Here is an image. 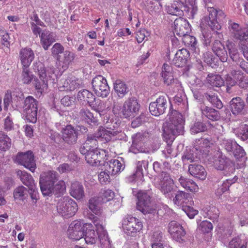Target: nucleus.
<instances>
[{
    "label": "nucleus",
    "mask_w": 248,
    "mask_h": 248,
    "mask_svg": "<svg viewBox=\"0 0 248 248\" xmlns=\"http://www.w3.org/2000/svg\"><path fill=\"white\" fill-rule=\"evenodd\" d=\"M185 120L181 113L173 110L169 113V120L163 125V137L168 145L171 144L177 135L183 134Z\"/></svg>",
    "instance_id": "1"
},
{
    "label": "nucleus",
    "mask_w": 248,
    "mask_h": 248,
    "mask_svg": "<svg viewBox=\"0 0 248 248\" xmlns=\"http://www.w3.org/2000/svg\"><path fill=\"white\" fill-rule=\"evenodd\" d=\"M93 221L96 227L95 232L93 225L91 223H85L83 225V237L84 240L88 244H95L97 241V236L100 243L104 247L109 248L110 241L108 235L104 227L100 223V220L97 217L93 216Z\"/></svg>",
    "instance_id": "2"
},
{
    "label": "nucleus",
    "mask_w": 248,
    "mask_h": 248,
    "mask_svg": "<svg viewBox=\"0 0 248 248\" xmlns=\"http://www.w3.org/2000/svg\"><path fill=\"white\" fill-rule=\"evenodd\" d=\"M34 72L38 75L39 79L35 78L33 84L38 92L42 93L47 88L48 81L54 83L56 75L53 67L46 68L44 64L39 62L33 64Z\"/></svg>",
    "instance_id": "3"
},
{
    "label": "nucleus",
    "mask_w": 248,
    "mask_h": 248,
    "mask_svg": "<svg viewBox=\"0 0 248 248\" xmlns=\"http://www.w3.org/2000/svg\"><path fill=\"white\" fill-rule=\"evenodd\" d=\"M185 1L186 0L173 1L170 5L166 7L167 13L173 16H182L185 12L189 18H193L198 10L195 0H190L188 6L185 4Z\"/></svg>",
    "instance_id": "4"
},
{
    "label": "nucleus",
    "mask_w": 248,
    "mask_h": 248,
    "mask_svg": "<svg viewBox=\"0 0 248 248\" xmlns=\"http://www.w3.org/2000/svg\"><path fill=\"white\" fill-rule=\"evenodd\" d=\"M77 203L69 197L61 199L57 205L58 213L65 218L73 216L78 211Z\"/></svg>",
    "instance_id": "5"
},
{
    "label": "nucleus",
    "mask_w": 248,
    "mask_h": 248,
    "mask_svg": "<svg viewBox=\"0 0 248 248\" xmlns=\"http://www.w3.org/2000/svg\"><path fill=\"white\" fill-rule=\"evenodd\" d=\"M137 208L143 214H153L156 212V205L151 201L150 196L145 192L140 191L137 194Z\"/></svg>",
    "instance_id": "6"
},
{
    "label": "nucleus",
    "mask_w": 248,
    "mask_h": 248,
    "mask_svg": "<svg viewBox=\"0 0 248 248\" xmlns=\"http://www.w3.org/2000/svg\"><path fill=\"white\" fill-rule=\"evenodd\" d=\"M58 181V174L54 171H49L41 175L40 178V186L41 192L44 196H50L51 186Z\"/></svg>",
    "instance_id": "7"
},
{
    "label": "nucleus",
    "mask_w": 248,
    "mask_h": 248,
    "mask_svg": "<svg viewBox=\"0 0 248 248\" xmlns=\"http://www.w3.org/2000/svg\"><path fill=\"white\" fill-rule=\"evenodd\" d=\"M38 102L32 96H29L24 100L23 112L26 119L34 123L37 121Z\"/></svg>",
    "instance_id": "8"
},
{
    "label": "nucleus",
    "mask_w": 248,
    "mask_h": 248,
    "mask_svg": "<svg viewBox=\"0 0 248 248\" xmlns=\"http://www.w3.org/2000/svg\"><path fill=\"white\" fill-rule=\"evenodd\" d=\"M122 227L125 233L134 236L142 229V224L139 219L128 216L123 220Z\"/></svg>",
    "instance_id": "9"
},
{
    "label": "nucleus",
    "mask_w": 248,
    "mask_h": 248,
    "mask_svg": "<svg viewBox=\"0 0 248 248\" xmlns=\"http://www.w3.org/2000/svg\"><path fill=\"white\" fill-rule=\"evenodd\" d=\"M209 158L210 161L213 163L215 167L218 170H228L231 171L234 170L232 161L218 151L215 152L214 156Z\"/></svg>",
    "instance_id": "10"
},
{
    "label": "nucleus",
    "mask_w": 248,
    "mask_h": 248,
    "mask_svg": "<svg viewBox=\"0 0 248 248\" xmlns=\"http://www.w3.org/2000/svg\"><path fill=\"white\" fill-rule=\"evenodd\" d=\"M140 105L134 97H131L126 100L123 107L120 109V113L125 118L135 117L140 109Z\"/></svg>",
    "instance_id": "11"
},
{
    "label": "nucleus",
    "mask_w": 248,
    "mask_h": 248,
    "mask_svg": "<svg viewBox=\"0 0 248 248\" xmlns=\"http://www.w3.org/2000/svg\"><path fill=\"white\" fill-rule=\"evenodd\" d=\"M228 28L232 38L241 42H245L248 40V29L242 28L239 24L232 20L229 21Z\"/></svg>",
    "instance_id": "12"
},
{
    "label": "nucleus",
    "mask_w": 248,
    "mask_h": 248,
    "mask_svg": "<svg viewBox=\"0 0 248 248\" xmlns=\"http://www.w3.org/2000/svg\"><path fill=\"white\" fill-rule=\"evenodd\" d=\"M93 88L98 96L107 97L109 93V87L106 79L101 75L95 76L92 81Z\"/></svg>",
    "instance_id": "13"
},
{
    "label": "nucleus",
    "mask_w": 248,
    "mask_h": 248,
    "mask_svg": "<svg viewBox=\"0 0 248 248\" xmlns=\"http://www.w3.org/2000/svg\"><path fill=\"white\" fill-rule=\"evenodd\" d=\"M15 161L24 166L31 172H34L36 168L34 156L31 151L18 153L16 157Z\"/></svg>",
    "instance_id": "14"
},
{
    "label": "nucleus",
    "mask_w": 248,
    "mask_h": 248,
    "mask_svg": "<svg viewBox=\"0 0 248 248\" xmlns=\"http://www.w3.org/2000/svg\"><path fill=\"white\" fill-rule=\"evenodd\" d=\"M159 189L166 197L172 195L170 193L174 189V181L168 172L162 171L161 174Z\"/></svg>",
    "instance_id": "15"
},
{
    "label": "nucleus",
    "mask_w": 248,
    "mask_h": 248,
    "mask_svg": "<svg viewBox=\"0 0 248 248\" xmlns=\"http://www.w3.org/2000/svg\"><path fill=\"white\" fill-rule=\"evenodd\" d=\"M121 133L118 131H114L110 129H106L104 128H100L97 133H95V137L100 139L101 141L108 142L120 140L122 136Z\"/></svg>",
    "instance_id": "16"
},
{
    "label": "nucleus",
    "mask_w": 248,
    "mask_h": 248,
    "mask_svg": "<svg viewBox=\"0 0 248 248\" xmlns=\"http://www.w3.org/2000/svg\"><path fill=\"white\" fill-rule=\"evenodd\" d=\"M167 97L160 96L155 102H152L149 105V110L153 115L159 116L163 114L167 108Z\"/></svg>",
    "instance_id": "17"
},
{
    "label": "nucleus",
    "mask_w": 248,
    "mask_h": 248,
    "mask_svg": "<svg viewBox=\"0 0 248 248\" xmlns=\"http://www.w3.org/2000/svg\"><path fill=\"white\" fill-rule=\"evenodd\" d=\"M214 146L215 142L211 138L197 139L194 143V148L195 150L205 155H208Z\"/></svg>",
    "instance_id": "18"
},
{
    "label": "nucleus",
    "mask_w": 248,
    "mask_h": 248,
    "mask_svg": "<svg viewBox=\"0 0 248 248\" xmlns=\"http://www.w3.org/2000/svg\"><path fill=\"white\" fill-rule=\"evenodd\" d=\"M161 77L163 79L164 83L167 85L175 83L177 90L181 88V83L173 77V69L172 66L166 63H164L161 72Z\"/></svg>",
    "instance_id": "19"
},
{
    "label": "nucleus",
    "mask_w": 248,
    "mask_h": 248,
    "mask_svg": "<svg viewBox=\"0 0 248 248\" xmlns=\"http://www.w3.org/2000/svg\"><path fill=\"white\" fill-rule=\"evenodd\" d=\"M174 33L176 35L182 37L189 33L191 28L188 22L183 18H178L174 22Z\"/></svg>",
    "instance_id": "20"
},
{
    "label": "nucleus",
    "mask_w": 248,
    "mask_h": 248,
    "mask_svg": "<svg viewBox=\"0 0 248 248\" xmlns=\"http://www.w3.org/2000/svg\"><path fill=\"white\" fill-rule=\"evenodd\" d=\"M67 233L69 238L79 240L83 237V226L80 221L75 220L70 224Z\"/></svg>",
    "instance_id": "21"
},
{
    "label": "nucleus",
    "mask_w": 248,
    "mask_h": 248,
    "mask_svg": "<svg viewBox=\"0 0 248 248\" xmlns=\"http://www.w3.org/2000/svg\"><path fill=\"white\" fill-rule=\"evenodd\" d=\"M78 129L71 125H68L62 130V138L67 144L73 145L76 143L78 139Z\"/></svg>",
    "instance_id": "22"
},
{
    "label": "nucleus",
    "mask_w": 248,
    "mask_h": 248,
    "mask_svg": "<svg viewBox=\"0 0 248 248\" xmlns=\"http://www.w3.org/2000/svg\"><path fill=\"white\" fill-rule=\"evenodd\" d=\"M144 139L145 138L142 134H136L133 138V143L130 148V152L135 154L139 153H149L150 150L143 146Z\"/></svg>",
    "instance_id": "23"
},
{
    "label": "nucleus",
    "mask_w": 248,
    "mask_h": 248,
    "mask_svg": "<svg viewBox=\"0 0 248 248\" xmlns=\"http://www.w3.org/2000/svg\"><path fill=\"white\" fill-rule=\"evenodd\" d=\"M168 231L173 239L181 242L186 232L182 226L175 221H171L169 224Z\"/></svg>",
    "instance_id": "24"
},
{
    "label": "nucleus",
    "mask_w": 248,
    "mask_h": 248,
    "mask_svg": "<svg viewBox=\"0 0 248 248\" xmlns=\"http://www.w3.org/2000/svg\"><path fill=\"white\" fill-rule=\"evenodd\" d=\"M174 203L178 206L193 205L194 202L190 195L183 191H178L176 193L175 197L173 199Z\"/></svg>",
    "instance_id": "25"
},
{
    "label": "nucleus",
    "mask_w": 248,
    "mask_h": 248,
    "mask_svg": "<svg viewBox=\"0 0 248 248\" xmlns=\"http://www.w3.org/2000/svg\"><path fill=\"white\" fill-rule=\"evenodd\" d=\"M212 49L222 62H227L228 55L225 45L220 41L216 40L213 43Z\"/></svg>",
    "instance_id": "26"
},
{
    "label": "nucleus",
    "mask_w": 248,
    "mask_h": 248,
    "mask_svg": "<svg viewBox=\"0 0 248 248\" xmlns=\"http://www.w3.org/2000/svg\"><path fill=\"white\" fill-rule=\"evenodd\" d=\"M189 57V53L186 49L182 48L177 51L172 62L176 67H183L185 66Z\"/></svg>",
    "instance_id": "27"
},
{
    "label": "nucleus",
    "mask_w": 248,
    "mask_h": 248,
    "mask_svg": "<svg viewBox=\"0 0 248 248\" xmlns=\"http://www.w3.org/2000/svg\"><path fill=\"white\" fill-rule=\"evenodd\" d=\"M34 57V52L30 48H22L19 52V59L23 66L29 67Z\"/></svg>",
    "instance_id": "28"
},
{
    "label": "nucleus",
    "mask_w": 248,
    "mask_h": 248,
    "mask_svg": "<svg viewBox=\"0 0 248 248\" xmlns=\"http://www.w3.org/2000/svg\"><path fill=\"white\" fill-rule=\"evenodd\" d=\"M148 160L144 158L142 161H139L137 163L136 171L135 173L129 177V181L133 182L134 181H138L141 180L143 178V170L144 169L146 170L148 166Z\"/></svg>",
    "instance_id": "29"
},
{
    "label": "nucleus",
    "mask_w": 248,
    "mask_h": 248,
    "mask_svg": "<svg viewBox=\"0 0 248 248\" xmlns=\"http://www.w3.org/2000/svg\"><path fill=\"white\" fill-rule=\"evenodd\" d=\"M75 58V55L73 52L65 50L62 55L58 57L57 59L59 65L61 66L63 70H65L69 67Z\"/></svg>",
    "instance_id": "30"
},
{
    "label": "nucleus",
    "mask_w": 248,
    "mask_h": 248,
    "mask_svg": "<svg viewBox=\"0 0 248 248\" xmlns=\"http://www.w3.org/2000/svg\"><path fill=\"white\" fill-rule=\"evenodd\" d=\"M80 82V80L75 77L69 78L62 81V85H60L59 89L61 91H73L79 88Z\"/></svg>",
    "instance_id": "31"
},
{
    "label": "nucleus",
    "mask_w": 248,
    "mask_h": 248,
    "mask_svg": "<svg viewBox=\"0 0 248 248\" xmlns=\"http://www.w3.org/2000/svg\"><path fill=\"white\" fill-rule=\"evenodd\" d=\"M97 138L94 135L88 136L85 143L79 148L81 154H85L87 151L97 149Z\"/></svg>",
    "instance_id": "32"
},
{
    "label": "nucleus",
    "mask_w": 248,
    "mask_h": 248,
    "mask_svg": "<svg viewBox=\"0 0 248 248\" xmlns=\"http://www.w3.org/2000/svg\"><path fill=\"white\" fill-rule=\"evenodd\" d=\"M85 155L86 161L92 166H96L99 164L100 159L102 158L100 152L97 150L87 151L85 154H82Z\"/></svg>",
    "instance_id": "33"
},
{
    "label": "nucleus",
    "mask_w": 248,
    "mask_h": 248,
    "mask_svg": "<svg viewBox=\"0 0 248 248\" xmlns=\"http://www.w3.org/2000/svg\"><path fill=\"white\" fill-rule=\"evenodd\" d=\"M70 195L77 200H81L85 196L84 189L83 185L78 182L72 183L70 190Z\"/></svg>",
    "instance_id": "34"
},
{
    "label": "nucleus",
    "mask_w": 248,
    "mask_h": 248,
    "mask_svg": "<svg viewBox=\"0 0 248 248\" xmlns=\"http://www.w3.org/2000/svg\"><path fill=\"white\" fill-rule=\"evenodd\" d=\"M188 171L193 176L202 180L206 178L207 175L205 169L199 164L190 165L188 167Z\"/></svg>",
    "instance_id": "35"
},
{
    "label": "nucleus",
    "mask_w": 248,
    "mask_h": 248,
    "mask_svg": "<svg viewBox=\"0 0 248 248\" xmlns=\"http://www.w3.org/2000/svg\"><path fill=\"white\" fill-rule=\"evenodd\" d=\"M41 44L45 50H47L55 42L54 34L48 31L44 30L40 35Z\"/></svg>",
    "instance_id": "36"
},
{
    "label": "nucleus",
    "mask_w": 248,
    "mask_h": 248,
    "mask_svg": "<svg viewBox=\"0 0 248 248\" xmlns=\"http://www.w3.org/2000/svg\"><path fill=\"white\" fill-rule=\"evenodd\" d=\"M124 167L120 161L117 159H113L107 163L106 170L111 175H115L117 173L123 170Z\"/></svg>",
    "instance_id": "37"
},
{
    "label": "nucleus",
    "mask_w": 248,
    "mask_h": 248,
    "mask_svg": "<svg viewBox=\"0 0 248 248\" xmlns=\"http://www.w3.org/2000/svg\"><path fill=\"white\" fill-rule=\"evenodd\" d=\"M202 117H205L212 121H217L220 118L219 112L215 109L207 106H202L201 108Z\"/></svg>",
    "instance_id": "38"
},
{
    "label": "nucleus",
    "mask_w": 248,
    "mask_h": 248,
    "mask_svg": "<svg viewBox=\"0 0 248 248\" xmlns=\"http://www.w3.org/2000/svg\"><path fill=\"white\" fill-rule=\"evenodd\" d=\"M78 100L82 104L88 103L92 105L95 100V96L92 93L87 90H83L78 92L77 96Z\"/></svg>",
    "instance_id": "39"
},
{
    "label": "nucleus",
    "mask_w": 248,
    "mask_h": 248,
    "mask_svg": "<svg viewBox=\"0 0 248 248\" xmlns=\"http://www.w3.org/2000/svg\"><path fill=\"white\" fill-rule=\"evenodd\" d=\"M218 140L222 147L230 154H232L235 148H237L239 145L234 140L227 139L222 136L218 138Z\"/></svg>",
    "instance_id": "40"
},
{
    "label": "nucleus",
    "mask_w": 248,
    "mask_h": 248,
    "mask_svg": "<svg viewBox=\"0 0 248 248\" xmlns=\"http://www.w3.org/2000/svg\"><path fill=\"white\" fill-rule=\"evenodd\" d=\"M178 182L181 186L186 190L196 192H197L199 189V187L195 182L192 180L187 179L182 176L178 179Z\"/></svg>",
    "instance_id": "41"
},
{
    "label": "nucleus",
    "mask_w": 248,
    "mask_h": 248,
    "mask_svg": "<svg viewBox=\"0 0 248 248\" xmlns=\"http://www.w3.org/2000/svg\"><path fill=\"white\" fill-rule=\"evenodd\" d=\"M226 46L228 50L229 54L232 61L238 62L240 60V54L236 44L232 41L227 40Z\"/></svg>",
    "instance_id": "42"
},
{
    "label": "nucleus",
    "mask_w": 248,
    "mask_h": 248,
    "mask_svg": "<svg viewBox=\"0 0 248 248\" xmlns=\"http://www.w3.org/2000/svg\"><path fill=\"white\" fill-rule=\"evenodd\" d=\"M245 107V103L240 97L233 98L230 102V108L232 113L237 115L242 112Z\"/></svg>",
    "instance_id": "43"
},
{
    "label": "nucleus",
    "mask_w": 248,
    "mask_h": 248,
    "mask_svg": "<svg viewBox=\"0 0 248 248\" xmlns=\"http://www.w3.org/2000/svg\"><path fill=\"white\" fill-rule=\"evenodd\" d=\"M103 202L100 197H93L89 201V208L94 214L100 215L102 213L101 205Z\"/></svg>",
    "instance_id": "44"
},
{
    "label": "nucleus",
    "mask_w": 248,
    "mask_h": 248,
    "mask_svg": "<svg viewBox=\"0 0 248 248\" xmlns=\"http://www.w3.org/2000/svg\"><path fill=\"white\" fill-rule=\"evenodd\" d=\"M113 88L115 92L120 98H123L128 92V89L125 83L117 79L113 83Z\"/></svg>",
    "instance_id": "45"
},
{
    "label": "nucleus",
    "mask_w": 248,
    "mask_h": 248,
    "mask_svg": "<svg viewBox=\"0 0 248 248\" xmlns=\"http://www.w3.org/2000/svg\"><path fill=\"white\" fill-rule=\"evenodd\" d=\"M78 116L81 120L89 124H91L92 123L96 124L98 122L96 116L94 117L93 114L88 109H81Z\"/></svg>",
    "instance_id": "46"
},
{
    "label": "nucleus",
    "mask_w": 248,
    "mask_h": 248,
    "mask_svg": "<svg viewBox=\"0 0 248 248\" xmlns=\"http://www.w3.org/2000/svg\"><path fill=\"white\" fill-rule=\"evenodd\" d=\"M17 175L20 178L21 182L28 187L35 186L34 180L31 175L25 171L18 170L17 171Z\"/></svg>",
    "instance_id": "47"
},
{
    "label": "nucleus",
    "mask_w": 248,
    "mask_h": 248,
    "mask_svg": "<svg viewBox=\"0 0 248 248\" xmlns=\"http://www.w3.org/2000/svg\"><path fill=\"white\" fill-rule=\"evenodd\" d=\"M232 131L238 138L242 141H246L248 139V124H241L237 128H233Z\"/></svg>",
    "instance_id": "48"
},
{
    "label": "nucleus",
    "mask_w": 248,
    "mask_h": 248,
    "mask_svg": "<svg viewBox=\"0 0 248 248\" xmlns=\"http://www.w3.org/2000/svg\"><path fill=\"white\" fill-rule=\"evenodd\" d=\"M206 79L207 82L213 87H220L224 84L223 79L218 75L208 74Z\"/></svg>",
    "instance_id": "49"
},
{
    "label": "nucleus",
    "mask_w": 248,
    "mask_h": 248,
    "mask_svg": "<svg viewBox=\"0 0 248 248\" xmlns=\"http://www.w3.org/2000/svg\"><path fill=\"white\" fill-rule=\"evenodd\" d=\"M209 12V18L210 22L212 25L209 24L213 28V29L219 30L220 29V26L217 23V10L213 7H209L208 8Z\"/></svg>",
    "instance_id": "50"
},
{
    "label": "nucleus",
    "mask_w": 248,
    "mask_h": 248,
    "mask_svg": "<svg viewBox=\"0 0 248 248\" xmlns=\"http://www.w3.org/2000/svg\"><path fill=\"white\" fill-rule=\"evenodd\" d=\"M13 195L15 200L23 201L28 196V190L22 186H19L15 189Z\"/></svg>",
    "instance_id": "51"
},
{
    "label": "nucleus",
    "mask_w": 248,
    "mask_h": 248,
    "mask_svg": "<svg viewBox=\"0 0 248 248\" xmlns=\"http://www.w3.org/2000/svg\"><path fill=\"white\" fill-rule=\"evenodd\" d=\"M51 195L54 194L56 197H58L62 194L66 189L65 183L63 181H59L53 186H51Z\"/></svg>",
    "instance_id": "52"
},
{
    "label": "nucleus",
    "mask_w": 248,
    "mask_h": 248,
    "mask_svg": "<svg viewBox=\"0 0 248 248\" xmlns=\"http://www.w3.org/2000/svg\"><path fill=\"white\" fill-rule=\"evenodd\" d=\"M11 145V140L6 134L0 132V151H6Z\"/></svg>",
    "instance_id": "53"
},
{
    "label": "nucleus",
    "mask_w": 248,
    "mask_h": 248,
    "mask_svg": "<svg viewBox=\"0 0 248 248\" xmlns=\"http://www.w3.org/2000/svg\"><path fill=\"white\" fill-rule=\"evenodd\" d=\"M204 97L209 101L214 107L217 108H221L223 104L220 100L215 93H204Z\"/></svg>",
    "instance_id": "54"
},
{
    "label": "nucleus",
    "mask_w": 248,
    "mask_h": 248,
    "mask_svg": "<svg viewBox=\"0 0 248 248\" xmlns=\"http://www.w3.org/2000/svg\"><path fill=\"white\" fill-rule=\"evenodd\" d=\"M207 130V126L205 124L202 122H196L191 124L190 131L193 134L202 132Z\"/></svg>",
    "instance_id": "55"
},
{
    "label": "nucleus",
    "mask_w": 248,
    "mask_h": 248,
    "mask_svg": "<svg viewBox=\"0 0 248 248\" xmlns=\"http://www.w3.org/2000/svg\"><path fill=\"white\" fill-rule=\"evenodd\" d=\"M237 180V178L234 176L232 179H226L224 181L220 186L218 188L217 193L218 194H221L225 191L229 190V187Z\"/></svg>",
    "instance_id": "56"
},
{
    "label": "nucleus",
    "mask_w": 248,
    "mask_h": 248,
    "mask_svg": "<svg viewBox=\"0 0 248 248\" xmlns=\"http://www.w3.org/2000/svg\"><path fill=\"white\" fill-rule=\"evenodd\" d=\"M229 248H247V244L245 241L235 237L229 242Z\"/></svg>",
    "instance_id": "57"
},
{
    "label": "nucleus",
    "mask_w": 248,
    "mask_h": 248,
    "mask_svg": "<svg viewBox=\"0 0 248 248\" xmlns=\"http://www.w3.org/2000/svg\"><path fill=\"white\" fill-rule=\"evenodd\" d=\"M182 37V41L186 46H190L194 48L197 45V41L195 37L190 35L188 33Z\"/></svg>",
    "instance_id": "58"
},
{
    "label": "nucleus",
    "mask_w": 248,
    "mask_h": 248,
    "mask_svg": "<svg viewBox=\"0 0 248 248\" xmlns=\"http://www.w3.org/2000/svg\"><path fill=\"white\" fill-rule=\"evenodd\" d=\"M232 154L237 159L240 160L242 161H245L247 159L246 152L239 145H238L237 148H235Z\"/></svg>",
    "instance_id": "59"
},
{
    "label": "nucleus",
    "mask_w": 248,
    "mask_h": 248,
    "mask_svg": "<svg viewBox=\"0 0 248 248\" xmlns=\"http://www.w3.org/2000/svg\"><path fill=\"white\" fill-rule=\"evenodd\" d=\"M100 194L99 197L103 203L111 201L114 197V192L110 189L102 190Z\"/></svg>",
    "instance_id": "60"
},
{
    "label": "nucleus",
    "mask_w": 248,
    "mask_h": 248,
    "mask_svg": "<svg viewBox=\"0 0 248 248\" xmlns=\"http://www.w3.org/2000/svg\"><path fill=\"white\" fill-rule=\"evenodd\" d=\"M29 67L23 66L22 81L24 84L30 83L33 79V76L28 69Z\"/></svg>",
    "instance_id": "61"
},
{
    "label": "nucleus",
    "mask_w": 248,
    "mask_h": 248,
    "mask_svg": "<svg viewBox=\"0 0 248 248\" xmlns=\"http://www.w3.org/2000/svg\"><path fill=\"white\" fill-rule=\"evenodd\" d=\"M212 224L207 220H204L202 221L199 226V229L203 233H209L213 230Z\"/></svg>",
    "instance_id": "62"
},
{
    "label": "nucleus",
    "mask_w": 248,
    "mask_h": 248,
    "mask_svg": "<svg viewBox=\"0 0 248 248\" xmlns=\"http://www.w3.org/2000/svg\"><path fill=\"white\" fill-rule=\"evenodd\" d=\"M93 109L101 116L103 115L104 110L106 108V106L104 101L97 100L93 106Z\"/></svg>",
    "instance_id": "63"
},
{
    "label": "nucleus",
    "mask_w": 248,
    "mask_h": 248,
    "mask_svg": "<svg viewBox=\"0 0 248 248\" xmlns=\"http://www.w3.org/2000/svg\"><path fill=\"white\" fill-rule=\"evenodd\" d=\"M192 205L187 204L185 206L183 205V207H182V210L190 218H193L198 213V211L192 207Z\"/></svg>",
    "instance_id": "64"
}]
</instances>
